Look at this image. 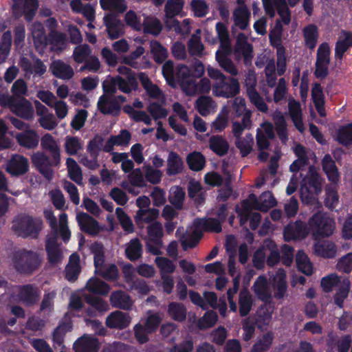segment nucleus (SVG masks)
<instances>
[{
    "label": "nucleus",
    "mask_w": 352,
    "mask_h": 352,
    "mask_svg": "<svg viewBox=\"0 0 352 352\" xmlns=\"http://www.w3.org/2000/svg\"><path fill=\"white\" fill-rule=\"evenodd\" d=\"M226 208L223 206L219 210L218 219L210 218L208 219H197L192 226L187 231V234L182 239V245L184 249L195 247L201 237L203 231L219 232L221 231V223L226 217Z\"/></svg>",
    "instance_id": "obj_1"
},
{
    "label": "nucleus",
    "mask_w": 352,
    "mask_h": 352,
    "mask_svg": "<svg viewBox=\"0 0 352 352\" xmlns=\"http://www.w3.org/2000/svg\"><path fill=\"white\" fill-rule=\"evenodd\" d=\"M177 80L182 91L188 96L200 93H208L211 89V83L208 78H203L197 84L193 78L192 71L185 65H181L177 69Z\"/></svg>",
    "instance_id": "obj_2"
},
{
    "label": "nucleus",
    "mask_w": 352,
    "mask_h": 352,
    "mask_svg": "<svg viewBox=\"0 0 352 352\" xmlns=\"http://www.w3.org/2000/svg\"><path fill=\"white\" fill-rule=\"evenodd\" d=\"M322 179L316 169L310 167L308 175L302 180L301 186V199L303 203L319 208L320 204L316 197L321 192Z\"/></svg>",
    "instance_id": "obj_3"
},
{
    "label": "nucleus",
    "mask_w": 352,
    "mask_h": 352,
    "mask_svg": "<svg viewBox=\"0 0 352 352\" xmlns=\"http://www.w3.org/2000/svg\"><path fill=\"white\" fill-rule=\"evenodd\" d=\"M43 228V223L38 219L22 214L16 217L12 226V230L22 237L36 238Z\"/></svg>",
    "instance_id": "obj_4"
},
{
    "label": "nucleus",
    "mask_w": 352,
    "mask_h": 352,
    "mask_svg": "<svg viewBox=\"0 0 352 352\" xmlns=\"http://www.w3.org/2000/svg\"><path fill=\"white\" fill-rule=\"evenodd\" d=\"M269 266L277 264L280 261L279 250L272 241H265L262 246L258 249L253 256L254 265L261 269L264 266L265 261Z\"/></svg>",
    "instance_id": "obj_5"
},
{
    "label": "nucleus",
    "mask_w": 352,
    "mask_h": 352,
    "mask_svg": "<svg viewBox=\"0 0 352 352\" xmlns=\"http://www.w3.org/2000/svg\"><path fill=\"white\" fill-rule=\"evenodd\" d=\"M90 250L94 254L95 272L107 280H113L118 276V269L115 265L104 263L103 247L98 243H93Z\"/></svg>",
    "instance_id": "obj_6"
},
{
    "label": "nucleus",
    "mask_w": 352,
    "mask_h": 352,
    "mask_svg": "<svg viewBox=\"0 0 352 352\" xmlns=\"http://www.w3.org/2000/svg\"><path fill=\"white\" fill-rule=\"evenodd\" d=\"M309 226L313 235L316 237L331 236L336 228V223L324 212H319L312 216Z\"/></svg>",
    "instance_id": "obj_7"
},
{
    "label": "nucleus",
    "mask_w": 352,
    "mask_h": 352,
    "mask_svg": "<svg viewBox=\"0 0 352 352\" xmlns=\"http://www.w3.org/2000/svg\"><path fill=\"white\" fill-rule=\"evenodd\" d=\"M13 262L18 271L23 273H30L38 267L41 258L36 252L19 250L15 252Z\"/></svg>",
    "instance_id": "obj_8"
},
{
    "label": "nucleus",
    "mask_w": 352,
    "mask_h": 352,
    "mask_svg": "<svg viewBox=\"0 0 352 352\" xmlns=\"http://www.w3.org/2000/svg\"><path fill=\"white\" fill-rule=\"evenodd\" d=\"M276 205V200L270 192L263 193L259 201L254 195H250L249 197L243 202V211L240 212L245 219L250 214V210H259L267 211L270 208Z\"/></svg>",
    "instance_id": "obj_9"
},
{
    "label": "nucleus",
    "mask_w": 352,
    "mask_h": 352,
    "mask_svg": "<svg viewBox=\"0 0 352 352\" xmlns=\"http://www.w3.org/2000/svg\"><path fill=\"white\" fill-rule=\"evenodd\" d=\"M38 7V0H13L12 12L16 18L24 16L26 21H31Z\"/></svg>",
    "instance_id": "obj_10"
},
{
    "label": "nucleus",
    "mask_w": 352,
    "mask_h": 352,
    "mask_svg": "<svg viewBox=\"0 0 352 352\" xmlns=\"http://www.w3.org/2000/svg\"><path fill=\"white\" fill-rule=\"evenodd\" d=\"M240 91V85L237 79L230 78L229 83L226 80L221 82H215L212 85V93L215 96L230 98Z\"/></svg>",
    "instance_id": "obj_11"
},
{
    "label": "nucleus",
    "mask_w": 352,
    "mask_h": 352,
    "mask_svg": "<svg viewBox=\"0 0 352 352\" xmlns=\"http://www.w3.org/2000/svg\"><path fill=\"white\" fill-rule=\"evenodd\" d=\"M34 104L38 116V122L40 126L45 130L52 131L58 126L55 116L40 101L35 100Z\"/></svg>",
    "instance_id": "obj_12"
},
{
    "label": "nucleus",
    "mask_w": 352,
    "mask_h": 352,
    "mask_svg": "<svg viewBox=\"0 0 352 352\" xmlns=\"http://www.w3.org/2000/svg\"><path fill=\"white\" fill-rule=\"evenodd\" d=\"M330 48L328 44L322 43L317 52L315 74L318 78H324L328 74Z\"/></svg>",
    "instance_id": "obj_13"
},
{
    "label": "nucleus",
    "mask_w": 352,
    "mask_h": 352,
    "mask_svg": "<svg viewBox=\"0 0 352 352\" xmlns=\"http://www.w3.org/2000/svg\"><path fill=\"white\" fill-rule=\"evenodd\" d=\"M41 146L50 154L54 166H58L60 163L61 151L56 140L51 134L46 133L41 139Z\"/></svg>",
    "instance_id": "obj_14"
},
{
    "label": "nucleus",
    "mask_w": 352,
    "mask_h": 352,
    "mask_svg": "<svg viewBox=\"0 0 352 352\" xmlns=\"http://www.w3.org/2000/svg\"><path fill=\"white\" fill-rule=\"evenodd\" d=\"M31 160L33 164L38 169L45 177L48 179L52 177L53 171L51 167L54 165L52 157L50 159L45 153L38 151L32 155Z\"/></svg>",
    "instance_id": "obj_15"
},
{
    "label": "nucleus",
    "mask_w": 352,
    "mask_h": 352,
    "mask_svg": "<svg viewBox=\"0 0 352 352\" xmlns=\"http://www.w3.org/2000/svg\"><path fill=\"white\" fill-rule=\"evenodd\" d=\"M76 221L81 230L90 235H97L100 231L104 230V228L96 219L85 212L77 214Z\"/></svg>",
    "instance_id": "obj_16"
},
{
    "label": "nucleus",
    "mask_w": 352,
    "mask_h": 352,
    "mask_svg": "<svg viewBox=\"0 0 352 352\" xmlns=\"http://www.w3.org/2000/svg\"><path fill=\"white\" fill-rule=\"evenodd\" d=\"M29 168L28 160L21 155H13L8 162L6 170L12 175L19 176L25 174Z\"/></svg>",
    "instance_id": "obj_17"
},
{
    "label": "nucleus",
    "mask_w": 352,
    "mask_h": 352,
    "mask_svg": "<svg viewBox=\"0 0 352 352\" xmlns=\"http://www.w3.org/2000/svg\"><path fill=\"white\" fill-rule=\"evenodd\" d=\"M36 50L43 54L47 46V37L41 23L34 22L28 28Z\"/></svg>",
    "instance_id": "obj_18"
},
{
    "label": "nucleus",
    "mask_w": 352,
    "mask_h": 352,
    "mask_svg": "<svg viewBox=\"0 0 352 352\" xmlns=\"http://www.w3.org/2000/svg\"><path fill=\"white\" fill-rule=\"evenodd\" d=\"M104 23L110 38L116 39L124 34V26L120 19L112 14L104 16Z\"/></svg>",
    "instance_id": "obj_19"
},
{
    "label": "nucleus",
    "mask_w": 352,
    "mask_h": 352,
    "mask_svg": "<svg viewBox=\"0 0 352 352\" xmlns=\"http://www.w3.org/2000/svg\"><path fill=\"white\" fill-rule=\"evenodd\" d=\"M270 282L274 290V296L281 299L287 292L286 275L283 270H278L274 275L270 277Z\"/></svg>",
    "instance_id": "obj_20"
},
{
    "label": "nucleus",
    "mask_w": 352,
    "mask_h": 352,
    "mask_svg": "<svg viewBox=\"0 0 352 352\" xmlns=\"http://www.w3.org/2000/svg\"><path fill=\"white\" fill-rule=\"evenodd\" d=\"M235 54L239 57L243 56L246 65L252 62V47L247 43V37L243 34H239L237 36Z\"/></svg>",
    "instance_id": "obj_21"
},
{
    "label": "nucleus",
    "mask_w": 352,
    "mask_h": 352,
    "mask_svg": "<svg viewBox=\"0 0 352 352\" xmlns=\"http://www.w3.org/2000/svg\"><path fill=\"white\" fill-rule=\"evenodd\" d=\"M131 138V133L127 130H122L118 135H113L106 142L103 150L105 152H111L114 146H126Z\"/></svg>",
    "instance_id": "obj_22"
},
{
    "label": "nucleus",
    "mask_w": 352,
    "mask_h": 352,
    "mask_svg": "<svg viewBox=\"0 0 352 352\" xmlns=\"http://www.w3.org/2000/svg\"><path fill=\"white\" fill-rule=\"evenodd\" d=\"M131 318L127 314L116 311L110 314L106 319V324L109 328L124 329L129 326Z\"/></svg>",
    "instance_id": "obj_23"
},
{
    "label": "nucleus",
    "mask_w": 352,
    "mask_h": 352,
    "mask_svg": "<svg viewBox=\"0 0 352 352\" xmlns=\"http://www.w3.org/2000/svg\"><path fill=\"white\" fill-rule=\"evenodd\" d=\"M57 234L53 232L49 234L46 239V250L51 263H58L62 258V252L56 243Z\"/></svg>",
    "instance_id": "obj_24"
},
{
    "label": "nucleus",
    "mask_w": 352,
    "mask_h": 352,
    "mask_svg": "<svg viewBox=\"0 0 352 352\" xmlns=\"http://www.w3.org/2000/svg\"><path fill=\"white\" fill-rule=\"evenodd\" d=\"M308 233L306 226L301 221L289 224L284 230V238L286 241L305 238Z\"/></svg>",
    "instance_id": "obj_25"
},
{
    "label": "nucleus",
    "mask_w": 352,
    "mask_h": 352,
    "mask_svg": "<svg viewBox=\"0 0 352 352\" xmlns=\"http://www.w3.org/2000/svg\"><path fill=\"white\" fill-rule=\"evenodd\" d=\"M335 335L332 332L329 333L327 339L328 349L331 352H348L351 343V338L346 335L340 338L337 342L334 340Z\"/></svg>",
    "instance_id": "obj_26"
},
{
    "label": "nucleus",
    "mask_w": 352,
    "mask_h": 352,
    "mask_svg": "<svg viewBox=\"0 0 352 352\" xmlns=\"http://www.w3.org/2000/svg\"><path fill=\"white\" fill-rule=\"evenodd\" d=\"M20 65L25 72L26 76L33 75L34 77H41L46 72V67L39 60L30 63L27 58H22Z\"/></svg>",
    "instance_id": "obj_27"
},
{
    "label": "nucleus",
    "mask_w": 352,
    "mask_h": 352,
    "mask_svg": "<svg viewBox=\"0 0 352 352\" xmlns=\"http://www.w3.org/2000/svg\"><path fill=\"white\" fill-rule=\"evenodd\" d=\"M18 143L27 148H34L37 146L39 142V136L32 129H28L16 135Z\"/></svg>",
    "instance_id": "obj_28"
},
{
    "label": "nucleus",
    "mask_w": 352,
    "mask_h": 352,
    "mask_svg": "<svg viewBox=\"0 0 352 352\" xmlns=\"http://www.w3.org/2000/svg\"><path fill=\"white\" fill-rule=\"evenodd\" d=\"M50 69L54 76L63 80H69L74 74V70L70 65L59 60L53 61L50 67Z\"/></svg>",
    "instance_id": "obj_29"
},
{
    "label": "nucleus",
    "mask_w": 352,
    "mask_h": 352,
    "mask_svg": "<svg viewBox=\"0 0 352 352\" xmlns=\"http://www.w3.org/2000/svg\"><path fill=\"white\" fill-rule=\"evenodd\" d=\"M183 169L184 162L182 157L174 151L169 152L166 160V174L175 175L182 173Z\"/></svg>",
    "instance_id": "obj_30"
},
{
    "label": "nucleus",
    "mask_w": 352,
    "mask_h": 352,
    "mask_svg": "<svg viewBox=\"0 0 352 352\" xmlns=\"http://www.w3.org/2000/svg\"><path fill=\"white\" fill-rule=\"evenodd\" d=\"M250 16L248 8L236 7L232 12L234 26L241 30H245L249 26Z\"/></svg>",
    "instance_id": "obj_31"
},
{
    "label": "nucleus",
    "mask_w": 352,
    "mask_h": 352,
    "mask_svg": "<svg viewBox=\"0 0 352 352\" xmlns=\"http://www.w3.org/2000/svg\"><path fill=\"white\" fill-rule=\"evenodd\" d=\"M76 352H98V342L91 336H84L74 344Z\"/></svg>",
    "instance_id": "obj_32"
},
{
    "label": "nucleus",
    "mask_w": 352,
    "mask_h": 352,
    "mask_svg": "<svg viewBox=\"0 0 352 352\" xmlns=\"http://www.w3.org/2000/svg\"><path fill=\"white\" fill-rule=\"evenodd\" d=\"M288 108L290 117L294 126L300 132H303L305 127L302 120V109L300 104L294 99H289Z\"/></svg>",
    "instance_id": "obj_33"
},
{
    "label": "nucleus",
    "mask_w": 352,
    "mask_h": 352,
    "mask_svg": "<svg viewBox=\"0 0 352 352\" xmlns=\"http://www.w3.org/2000/svg\"><path fill=\"white\" fill-rule=\"evenodd\" d=\"M253 291L258 298L267 301L272 296V291L264 276H260L256 280L252 287Z\"/></svg>",
    "instance_id": "obj_34"
},
{
    "label": "nucleus",
    "mask_w": 352,
    "mask_h": 352,
    "mask_svg": "<svg viewBox=\"0 0 352 352\" xmlns=\"http://www.w3.org/2000/svg\"><path fill=\"white\" fill-rule=\"evenodd\" d=\"M14 292L17 293L19 300L28 305L32 304L38 299L37 289L30 285L16 287L14 288Z\"/></svg>",
    "instance_id": "obj_35"
},
{
    "label": "nucleus",
    "mask_w": 352,
    "mask_h": 352,
    "mask_svg": "<svg viewBox=\"0 0 352 352\" xmlns=\"http://www.w3.org/2000/svg\"><path fill=\"white\" fill-rule=\"evenodd\" d=\"M138 78L142 83V87L146 90L147 94L154 99H162L164 95L160 88L153 84L148 77L144 73H140Z\"/></svg>",
    "instance_id": "obj_36"
},
{
    "label": "nucleus",
    "mask_w": 352,
    "mask_h": 352,
    "mask_svg": "<svg viewBox=\"0 0 352 352\" xmlns=\"http://www.w3.org/2000/svg\"><path fill=\"white\" fill-rule=\"evenodd\" d=\"M351 46H352V33L341 32L336 45V58L342 59L344 53Z\"/></svg>",
    "instance_id": "obj_37"
},
{
    "label": "nucleus",
    "mask_w": 352,
    "mask_h": 352,
    "mask_svg": "<svg viewBox=\"0 0 352 352\" xmlns=\"http://www.w3.org/2000/svg\"><path fill=\"white\" fill-rule=\"evenodd\" d=\"M322 168L328 179L333 184H337L340 180L338 168L330 155H326L322 159Z\"/></svg>",
    "instance_id": "obj_38"
},
{
    "label": "nucleus",
    "mask_w": 352,
    "mask_h": 352,
    "mask_svg": "<svg viewBox=\"0 0 352 352\" xmlns=\"http://www.w3.org/2000/svg\"><path fill=\"white\" fill-rule=\"evenodd\" d=\"M12 111L17 116L29 120L34 116V109L32 104L26 99H21L19 103L12 105Z\"/></svg>",
    "instance_id": "obj_39"
},
{
    "label": "nucleus",
    "mask_w": 352,
    "mask_h": 352,
    "mask_svg": "<svg viewBox=\"0 0 352 352\" xmlns=\"http://www.w3.org/2000/svg\"><path fill=\"white\" fill-rule=\"evenodd\" d=\"M315 252L324 258H333L337 254L336 245L330 241L317 243L314 246Z\"/></svg>",
    "instance_id": "obj_40"
},
{
    "label": "nucleus",
    "mask_w": 352,
    "mask_h": 352,
    "mask_svg": "<svg viewBox=\"0 0 352 352\" xmlns=\"http://www.w3.org/2000/svg\"><path fill=\"white\" fill-rule=\"evenodd\" d=\"M195 107L201 115L206 116L213 113L217 105L210 97L201 96L197 100Z\"/></svg>",
    "instance_id": "obj_41"
},
{
    "label": "nucleus",
    "mask_w": 352,
    "mask_h": 352,
    "mask_svg": "<svg viewBox=\"0 0 352 352\" xmlns=\"http://www.w3.org/2000/svg\"><path fill=\"white\" fill-rule=\"evenodd\" d=\"M98 107L104 114H113L119 109L117 102L111 97L106 94L100 97L98 101Z\"/></svg>",
    "instance_id": "obj_42"
},
{
    "label": "nucleus",
    "mask_w": 352,
    "mask_h": 352,
    "mask_svg": "<svg viewBox=\"0 0 352 352\" xmlns=\"http://www.w3.org/2000/svg\"><path fill=\"white\" fill-rule=\"evenodd\" d=\"M103 139L100 135L95 136L88 144L87 153L89 157H92V161L85 163L91 166L96 164V159L98 160V154L101 150Z\"/></svg>",
    "instance_id": "obj_43"
},
{
    "label": "nucleus",
    "mask_w": 352,
    "mask_h": 352,
    "mask_svg": "<svg viewBox=\"0 0 352 352\" xmlns=\"http://www.w3.org/2000/svg\"><path fill=\"white\" fill-rule=\"evenodd\" d=\"M110 301L113 307L123 309H129L132 306V300L130 297L123 292H113L110 297Z\"/></svg>",
    "instance_id": "obj_44"
},
{
    "label": "nucleus",
    "mask_w": 352,
    "mask_h": 352,
    "mask_svg": "<svg viewBox=\"0 0 352 352\" xmlns=\"http://www.w3.org/2000/svg\"><path fill=\"white\" fill-rule=\"evenodd\" d=\"M229 53H225L223 50H217L216 52V60L219 63L220 67L224 69L227 73L236 76L238 74V70L234 65L233 62L227 58V55Z\"/></svg>",
    "instance_id": "obj_45"
},
{
    "label": "nucleus",
    "mask_w": 352,
    "mask_h": 352,
    "mask_svg": "<svg viewBox=\"0 0 352 352\" xmlns=\"http://www.w3.org/2000/svg\"><path fill=\"white\" fill-rule=\"evenodd\" d=\"M302 34L306 47L314 50L316 46L318 38L317 27L313 24L308 25L304 28Z\"/></svg>",
    "instance_id": "obj_46"
},
{
    "label": "nucleus",
    "mask_w": 352,
    "mask_h": 352,
    "mask_svg": "<svg viewBox=\"0 0 352 352\" xmlns=\"http://www.w3.org/2000/svg\"><path fill=\"white\" fill-rule=\"evenodd\" d=\"M273 120L276 126V132L278 137L283 143L288 140L287 124L283 113L280 111H276L273 113Z\"/></svg>",
    "instance_id": "obj_47"
},
{
    "label": "nucleus",
    "mask_w": 352,
    "mask_h": 352,
    "mask_svg": "<svg viewBox=\"0 0 352 352\" xmlns=\"http://www.w3.org/2000/svg\"><path fill=\"white\" fill-rule=\"evenodd\" d=\"M210 148L219 155H225L229 148L228 142L221 136L212 135L209 140Z\"/></svg>",
    "instance_id": "obj_48"
},
{
    "label": "nucleus",
    "mask_w": 352,
    "mask_h": 352,
    "mask_svg": "<svg viewBox=\"0 0 352 352\" xmlns=\"http://www.w3.org/2000/svg\"><path fill=\"white\" fill-rule=\"evenodd\" d=\"M83 143L82 140L76 136L67 135L65 138L64 148L69 155H75L82 150Z\"/></svg>",
    "instance_id": "obj_49"
},
{
    "label": "nucleus",
    "mask_w": 352,
    "mask_h": 352,
    "mask_svg": "<svg viewBox=\"0 0 352 352\" xmlns=\"http://www.w3.org/2000/svg\"><path fill=\"white\" fill-rule=\"evenodd\" d=\"M79 261L80 258L77 254H73L70 256L69 262L65 270L66 278L68 280L74 281L77 278L80 272Z\"/></svg>",
    "instance_id": "obj_50"
},
{
    "label": "nucleus",
    "mask_w": 352,
    "mask_h": 352,
    "mask_svg": "<svg viewBox=\"0 0 352 352\" xmlns=\"http://www.w3.org/2000/svg\"><path fill=\"white\" fill-rule=\"evenodd\" d=\"M181 65L182 64H180V65ZM179 66V65L174 69L173 63L170 60L166 61L162 66L163 76L167 83L173 87H176L177 83L179 84L177 80V69Z\"/></svg>",
    "instance_id": "obj_51"
},
{
    "label": "nucleus",
    "mask_w": 352,
    "mask_h": 352,
    "mask_svg": "<svg viewBox=\"0 0 352 352\" xmlns=\"http://www.w3.org/2000/svg\"><path fill=\"white\" fill-rule=\"evenodd\" d=\"M184 6V0L168 1L165 6V23L169 21V23H173V19L175 15H177L182 10Z\"/></svg>",
    "instance_id": "obj_52"
},
{
    "label": "nucleus",
    "mask_w": 352,
    "mask_h": 352,
    "mask_svg": "<svg viewBox=\"0 0 352 352\" xmlns=\"http://www.w3.org/2000/svg\"><path fill=\"white\" fill-rule=\"evenodd\" d=\"M239 313L241 316H245L250 311L253 300L251 294L246 289H243L239 294Z\"/></svg>",
    "instance_id": "obj_53"
},
{
    "label": "nucleus",
    "mask_w": 352,
    "mask_h": 352,
    "mask_svg": "<svg viewBox=\"0 0 352 352\" xmlns=\"http://www.w3.org/2000/svg\"><path fill=\"white\" fill-rule=\"evenodd\" d=\"M283 31V28L280 21H277L274 27L270 32L269 38L270 43L273 47H276V50L285 48L282 44Z\"/></svg>",
    "instance_id": "obj_54"
},
{
    "label": "nucleus",
    "mask_w": 352,
    "mask_h": 352,
    "mask_svg": "<svg viewBox=\"0 0 352 352\" xmlns=\"http://www.w3.org/2000/svg\"><path fill=\"white\" fill-rule=\"evenodd\" d=\"M186 161L190 169L195 171L202 170L206 164L204 156L197 151L190 153L186 157Z\"/></svg>",
    "instance_id": "obj_55"
},
{
    "label": "nucleus",
    "mask_w": 352,
    "mask_h": 352,
    "mask_svg": "<svg viewBox=\"0 0 352 352\" xmlns=\"http://www.w3.org/2000/svg\"><path fill=\"white\" fill-rule=\"evenodd\" d=\"M159 216V210L155 208L138 210L135 219L137 223H149L156 219Z\"/></svg>",
    "instance_id": "obj_56"
},
{
    "label": "nucleus",
    "mask_w": 352,
    "mask_h": 352,
    "mask_svg": "<svg viewBox=\"0 0 352 352\" xmlns=\"http://www.w3.org/2000/svg\"><path fill=\"white\" fill-rule=\"evenodd\" d=\"M351 287L350 280L346 277H343L341 284L338 287L335 296V302L339 307H342L344 300L347 298Z\"/></svg>",
    "instance_id": "obj_57"
},
{
    "label": "nucleus",
    "mask_w": 352,
    "mask_h": 352,
    "mask_svg": "<svg viewBox=\"0 0 352 352\" xmlns=\"http://www.w3.org/2000/svg\"><path fill=\"white\" fill-rule=\"evenodd\" d=\"M274 340L272 332H267L258 338L253 345L251 352H265L271 346Z\"/></svg>",
    "instance_id": "obj_58"
},
{
    "label": "nucleus",
    "mask_w": 352,
    "mask_h": 352,
    "mask_svg": "<svg viewBox=\"0 0 352 352\" xmlns=\"http://www.w3.org/2000/svg\"><path fill=\"white\" fill-rule=\"evenodd\" d=\"M88 291L100 295H106L110 290L109 285L98 278H90L86 285Z\"/></svg>",
    "instance_id": "obj_59"
},
{
    "label": "nucleus",
    "mask_w": 352,
    "mask_h": 352,
    "mask_svg": "<svg viewBox=\"0 0 352 352\" xmlns=\"http://www.w3.org/2000/svg\"><path fill=\"white\" fill-rule=\"evenodd\" d=\"M236 146L239 149L242 156L248 155L252 150L254 138L252 134L248 133L243 138H236Z\"/></svg>",
    "instance_id": "obj_60"
},
{
    "label": "nucleus",
    "mask_w": 352,
    "mask_h": 352,
    "mask_svg": "<svg viewBox=\"0 0 352 352\" xmlns=\"http://www.w3.org/2000/svg\"><path fill=\"white\" fill-rule=\"evenodd\" d=\"M274 307L270 304H265L257 311V324L259 328L268 324L272 318Z\"/></svg>",
    "instance_id": "obj_61"
},
{
    "label": "nucleus",
    "mask_w": 352,
    "mask_h": 352,
    "mask_svg": "<svg viewBox=\"0 0 352 352\" xmlns=\"http://www.w3.org/2000/svg\"><path fill=\"white\" fill-rule=\"evenodd\" d=\"M66 165L69 177L78 184H81L82 176L81 170L77 162L72 158L68 157L66 160Z\"/></svg>",
    "instance_id": "obj_62"
},
{
    "label": "nucleus",
    "mask_w": 352,
    "mask_h": 352,
    "mask_svg": "<svg viewBox=\"0 0 352 352\" xmlns=\"http://www.w3.org/2000/svg\"><path fill=\"white\" fill-rule=\"evenodd\" d=\"M296 264L298 270L306 275L313 273V266L307 255L302 251H298L296 254Z\"/></svg>",
    "instance_id": "obj_63"
},
{
    "label": "nucleus",
    "mask_w": 352,
    "mask_h": 352,
    "mask_svg": "<svg viewBox=\"0 0 352 352\" xmlns=\"http://www.w3.org/2000/svg\"><path fill=\"white\" fill-rule=\"evenodd\" d=\"M188 52L192 56L201 57L206 53L204 52V45L201 41V37L198 34H194L190 38L188 43Z\"/></svg>",
    "instance_id": "obj_64"
}]
</instances>
